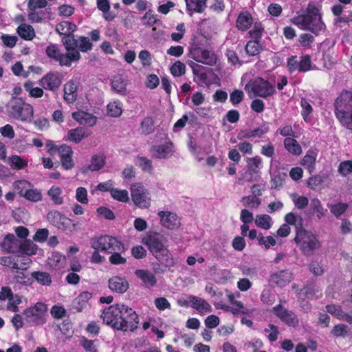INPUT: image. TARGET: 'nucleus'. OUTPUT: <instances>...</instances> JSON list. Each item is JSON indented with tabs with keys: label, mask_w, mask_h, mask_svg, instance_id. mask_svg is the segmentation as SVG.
<instances>
[{
	"label": "nucleus",
	"mask_w": 352,
	"mask_h": 352,
	"mask_svg": "<svg viewBox=\"0 0 352 352\" xmlns=\"http://www.w3.org/2000/svg\"><path fill=\"white\" fill-rule=\"evenodd\" d=\"M103 322L118 330L133 329L138 323L135 311L124 305L115 304L104 309L100 316Z\"/></svg>",
	"instance_id": "obj_1"
},
{
	"label": "nucleus",
	"mask_w": 352,
	"mask_h": 352,
	"mask_svg": "<svg viewBox=\"0 0 352 352\" xmlns=\"http://www.w3.org/2000/svg\"><path fill=\"white\" fill-rule=\"evenodd\" d=\"M142 242L159 262L166 267L173 266L174 262L166 247V239L163 234L159 232L148 233L143 238Z\"/></svg>",
	"instance_id": "obj_2"
},
{
	"label": "nucleus",
	"mask_w": 352,
	"mask_h": 352,
	"mask_svg": "<svg viewBox=\"0 0 352 352\" xmlns=\"http://www.w3.org/2000/svg\"><path fill=\"white\" fill-rule=\"evenodd\" d=\"M292 22L300 29L309 30L314 34H318L325 28L318 8L311 3L307 6V14L294 17Z\"/></svg>",
	"instance_id": "obj_3"
},
{
	"label": "nucleus",
	"mask_w": 352,
	"mask_h": 352,
	"mask_svg": "<svg viewBox=\"0 0 352 352\" xmlns=\"http://www.w3.org/2000/svg\"><path fill=\"white\" fill-rule=\"evenodd\" d=\"M8 113L13 118L22 122H31L33 119V107L21 98H12L8 104Z\"/></svg>",
	"instance_id": "obj_4"
},
{
	"label": "nucleus",
	"mask_w": 352,
	"mask_h": 352,
	"mask_svg": "<svg viewBox=\"0 0 352 352\" xmlns=\"http://www.w3.org/2000/svg\"><path fill=\"white\" fill-rule=\"evenodd\" d=\"M295 242L305 255H311L313 252L320 247V243L310 231L297 227Z\"/></svg>",
	"instance_id": "obj_5"
},
{
	"label": "nucleus",
	"mask_w": 352,
	"mask_h": 352,
	"mask_svg": "<svg viewBox=\"0 0 352 352\" xmlns=\"http://www.w3.org/2000/svg\"><path fill=\"white\" fill-rule=\"evenodd\" d=\"M250 96H259L266 98L276 93L274 86L262 78L250 80L245 87Z\"/></svg>",
	"instance_id": "obj_6"
},
{
	"label": "nucleus",
	"mask_w": 352,
	"mask_h": 352,
	"mask_svg": "<svg viewBox=\"0 0 352 352\" xmlns=\"http://www.w3.org/2000/svg\"><path fill=\"white\" fill-rule=\"evenodd\" d=\"M90 245L94 250H100L108 254L115 251H124L122 243L116 238L104 235L94 237L90 240Z\"/></svg>",
	"instance_id": "obj_7"
},
{
	"label": "nucleus",
	"mask_w": 352,
	"mask_h": 352,
	"mask_svg": "<svg viewBox=\"0 0 352 352\" xmlns=\"http://www.w3.org/2000/svg\"><path fill=\"white\" fill-rule=\"evenodd\" d=\"M48 57L58 61L62 66H71L73 62H76L80 59V54L76 52L70 53L69 51L63 54L56 45H50L45 50Z\"/></svg>",
	"instance_id": "obj_8"
},
{
	"label": "nucleus",
	"mask_w": 352,
	"mask_h": 352,
	"mask_svg": "<svg viewBox=\"0 0 352 352\" xmlns=\"http://www.w3.org/2000/svg\"><path fill=\"white\" fill-rule=\"evenodd\" d=\"M63 43L66 51H69L70 53L74 52L80 53L78 50L82 52H87L91 50L93 47L89 38L85 36H80L78 38H75L74 36H65L63 38Z\"/></svg>",
	"instance_id": "obj_9"
},
{
	"label": "nucleus",
	"mask_w": 352,
	"mask_h": 352,
	"mask_svg": "<svg viewBox=\"0 0 352 352\" xmlns=\"http://www.w3.org/2000/svg\"><path fill=\"white\" fill-rule=\"evenodd\" d=\"M131 195L135 205L140 208H146L151 205V197L148 191L140 184H133L131 187Z\"/></svg>",
	"instance_id": "obj_10"
},
{
	"label": "nucleus",
	"mask_w": 352,
	"mask_h": 352,
	"mask_svg": "<svg viewBox=\"0 0 352 352\" xmlns=\"http://www.w3.org/2000/svg\"><path fill=\"white\" fill-rule=\"evenodd\" d=\"M274 314L283 322L289 327H296L299 324L298 316L291 310H289L281 305L275 306L273 308Z\"/></svg>",
	"instance_id": "obj_11"
},
{
	"label": "nucleus",
	"mask_w": 352,
	"mask_h": 352,
	"mask_svg": "<svg viewBox=\"0 0 352 352\" xmlns=\"http://www.w3.org/2000/svg\"><path fill=\"white\" fill-rule=\"evenodd\" d=\"M190 54L191 57L197 62L208 65H213L217 63V57L212 51L201 47H195L191 51Z\"/></svg>",
	"instance_id": "obj_12"
},
{
	"label": "nucleus",
	"mask_w": 352,
	"mask_h": 352,
	"mask_svg": "<svg viewBox=\"0 0 352 352\" xmlns=\"http://www.w3.org/2000/svg\"><path fill=\"white\" fill-rule=\"evenodd\" d=\"M335 105L336 117L340 113H347L352 111V92L343 91L336 100Z\"/></svg>",
	"instance_id": "obj_13"
},
{
	"label": "nucleus",
	"mask_w": 352,
	"mask_h": 352,
	"mask_svg": "<svg viewBox=\"0 0 352 352\" xmlns=\"http://www.w3.org/2000/svg\"><path fill=\"white\" fill-rule=\"evenodd\" d=\"M47 308L45 304L37 302L34 306L25 310L23 314L28 322H36L46 312Z\"/></svg>",
	"instance_id": "obj_14"
},
{
	"label": "nucleus",
	"mask_w": 352,
	"mask_h": 352,
	"mask_svg": "<svg viewBox=\"0 0 352 352\" xmlns=\"http://www.w3.org/2000/svg\"><path fill=\"white\" fill-rule=\"evenodd\" d=\"M161 224L170 230L177 228L180 225V220L177 215L170 211H160L158 212Z\"/></svg>",
	"instance_id": "obj_15"
},
{
	"label": "nucleus",
	"mask_w": 352,
	"mask_h": 352,
	"mask_svg": "<svg viewBox=\"0 0 352 352\" xmlns=\"http://www.w3.org/2000/svg\"><path fill=\"white\" fill-rule=\"evenodd\" d=\"M152 156L157 159H165L171 157L174 153L171 142L153 146L151 150Z\"/></svg>",
	"instance_id": "obj_16"
},
{
	"label": "nucleus",
	"mask_w": 352,
	"mask_h": 352,
	"mask_svg": "<svg viewBox=\"0 0 352 352\" xmlns=\"http://www.w3.org/2000/svg\"><path fill=\"white\" fill-rule=\"evenodd\" d=\"M60 162L65 170H71L74 166L72 159L73 151L69 146L63 144L58 148Z\"/></svg>",
	"instance_id": "obj_17"
},
{
	"label": "nucleus",
	"mask_w": 352,
	"mask_h": 352,
	"mask_svg": "<svg viewBox=\"0 0 352 352\" xmlns=\"http://www.w3.org/2000/svg\"><path fill=\"white\" fill-rule=\"evenodd\" d=\"M293 278L292 273L289 270H281L273 273L270 278V282L278 287H285L289 284Z\"/></svg>",
	"instance_id": "obj_18"
},
{
	"label": "nucleus",
	"mask_w": 352,
	"mask_h": 352,
	"mask_svg": "<svg viewBox=\"0 0 352 352\" xmlns=\"http://www.w3.org/2000/svg\"><path fill=\"white\" fill-rule=\"evenodd\" d=\"M61 83L60 78L57 74L54 73H49L39 80V84L43 89L50 91L58 89Z\"/></svg>",
	"instance_id": "obj_19"
},
{
	"label": "nucleus",
	"mask_w": 352,
	"mask_h": 352,
	"mask_svg": "<svg viewBox=\"0 0 352 352\" xmlns=\"http://www.w3.org/2000/svg\"><path fill=\"white\" fill-rule=\"evenodd\" d=\"M240 294L239 292L234 293V294H228L227 295V297L230 302L231 304H232L234 307H232L230 309L231 311L233 314H250L254 311V309L252 308H248L245 307L242 302L238 301L235 300L236 297H239Z\"/></svg>",
	"instance_id": "obj_20"
},
{
	"label": "nucleus",
	"mask_w": 352,
	"mask_h": 352,
	"mask_svg": "<svg viewBox=\"0 0 352 352\" xmlns=\"http://www.w3.org/2000/svg\"><path fill=\"white\" fill-rule=\"evenodd\" d=\"M191 307L196 309L200 314L204 315L212 311L211 305L204 298L190 295Z\"/></svg>",
	"instance_id": "obj_21"
},
{
	"label": "nucleus",
	"mask_w": 352,
	"mask_h": 352,
	"mask_svg": "<svg viewBox=\"0 0 352 352\" xmlns=\"http://www.w3.org/2000/svg\"><path fill=\"white\" fill-rule=\"evenodd\" d=\"M21 241L14 234H8L1 243L2 248L7 252L16 253L19 250Z\"/></svg>",
	"instance_id": "obj_22"
},
{
	"label": "nucleus",
	"mask_w": 352,
	"mask_h": 352,
	"mask_svg": "<svg viewBox=\"0 0 352 352\" xmlns=\"http://www.w3.org/2000/svg\"><path fill=\"white\" fill-rule=\"evenodd\" d=\"M128 281L122 277L115 276L109 278V287L118 293H124L129 288Z\"/></svg>",
	"instance_id": "obj_23"
},
{
	"label": "nucleus",
	"mask_w": 352,
	"mask_h": 352,
	"mask_svg": "<svg viewBox=\"0 0 352 352\" xmlns=\"http://www.w3.org/2000/svg\"><path fill=\"white\" fill-rule=\"evenodd\" d=\"M48 221L54 226L59 229H63L70 221V219L65 217L57 210H52L48 212L47 215Z\"/></svg>",
	"instance_id": "obj_24"
},
{
	"label": "nucleus",
	"mask_w": 352,
	"mask_h": 352,
	"mask_svg": "<svg viewBox=\"0 0 352 352\" xmlns=\"http://www.w3.org/2000/svg\"><path fill=\"white\" fill-rule=\"evenodd\" d=\"M105 164V156L103 154H94L91 156L89 164L84 167L83 173L90 171H98L102 168Z\"/></svg>",
	"instance_id": "obj_25"
},
{
	"label": "nucleus",
	"mask_w": 352,
	"mask_h": 352,
	"mask_svg": "<svg viewBox=\"0 0 352 352\" xmlns=\"http://www.w3.org/2000/svg\"><path fill=\"white\" fill-rule=\"evenodd\" d=\"M135 274L146 287H153L157 284V278L153 273L147 270H137Z\"/></svg>",
	"instance_id": "obj_26"
},
{
	"label": "nucleus",
	"mask_w": 352,
	"mask_h": 352,
	"mask_svg": "<svg viewBox=\"0 0 352 352\" xmlns=\"http://www.w3.org/2000/svg\"><path fill=\"white\" fill-rule=\"evenodd\" d=\"M92 294L88 292L80 294L72 302V309L78 312L82 311L88 305L89 300L91 298Z\"/></svg>",
	"instance_id": "obj_27"
},
{
	"label": "nucleus",
	"mask_w": 352,
	"mask_h": 352,
	"mask_svg": "<svg viewBox=\"0 0 352 352\" xmlns=\"http://www.w3.org/2000/svg\"><path fill=\"white\" fill-rule=\"evenodd\" d=\"M73 118L79 122L80 124L87 125L92 126L96 124L97 118L92 114L79 111L72 113Z\"/></svg>",
	"instance_id": "obj_28"
},
{
	"label": "nucleus",
	"mask_w": 352,
	"mask_h": 352,
	"mask_svg": "<svg viewBox=\"0 0 352 352\" xmlns=\"http://www.w3.org/2000/svg\"><path fill=\"white\" fill-rule=\"evenodd\" d=\"M127 80L122 75L116 76L111 81L112 88L119 94L126 95Z\"/></svg>",
	"instance_id": "obj_29"
},
{
	"label": "nucleus",
	"mask_w": 352,
	"mask_h": 352,
	"mask_svg": "<svg viewBox=\"0 0 352 352\" xmlns=\"http://www.w3.org/2000/svg\"><path fill=\"white\" fill-rule=\"evenodd\" d=\"M207 0H186V7L190 16L193 12L201 13L206 8Z\"/></svg>",
	"instance_id": "obj_30"
},
{
	"label": "nucleus",
	"mask_w": 352,
	"mask_h": 352,
	"mask_svg": "<svg viewBox=\"0 0 352 352\" xmlns=\"http://www.w3.org/2000/svg\"><path fill=\"white\" fill-rule=\"evenodd\" d=\"M252 15L248 12H243L239 14L236 19V28L241 31L247 30L252 23Z\"/></svg>",
	"instance_id": "obj_31"
},
{
	"label": "nucleus",
	"mask_w": 352,
	"mask_h": 352,
	"mask_svg": "<svg viewBox=\"0 0 352 352\" xmlns=\"http://www.w3.org/2000/svg\"><path fill=\"white\" fill-rule=\"evenodd\" d=\"M247 173L250 175L258 174L263 168V160L259 156L248 157L247 159Z\"/></svg>",
	"instance_id": "obj_32"
},
{
	"label": "nucleus",
	"mask_w": 352,
	"mask_h": 352,
	"mask_svg": "<svg viewBox=\"0 0 352 352\" xmlns=\"http://www.w3.org/2000/svg\"><path fill=\"white\" fill-rule=\"evenodd\" d=\"M77 85L72 81H69L64 85V98L67 102H73L76 99Z\"/></svg>",
	"instance_id": "obj_33"
},
{
	"label": "nucleus",
	"mask_w": 352,
	"mask_h": 352,
	"mask_svg": "<svg viewBox=\"0 0 352 352\" xmlns=\"http://www.w3.org/2000/svg\"><path fill=\"white\" fill-rule=\"evenodd\" d=\"M85 131L82 127L71 129L67 132L66 140H69L76 144L79 143L83 138L87 137Z\"/></svg>",
	"instance_id": "obj_34"
},
{
	"label": "nucleus",
	"mask_w": 352,
	"mask_h": 352,
	"mask_svg": "<svg viewBox=\"0 0 352 352\" xmlns=\"http://www.w3.org/2000/svg\"><path fill=\"white\" fill-rule=\"evenodd\" d=\"M16 32L22 38L28 41L32 40L35 36L34 30L32 26L26 23L21 24L17 28Z\"/></svg>",
	"instance_id": "obj_35"
},
{
	"label": "nucleus",
	"mask_w": 352,
	"mask_h": 352,
	"mask_svg": "<svg viewBox=\"0 0 352 352\" xmlns=\"http://www.w3.org/2000/svg\"><path fill=\"white\" fill-rule=\"evenodd\" d=\"M284 146L286 150L295 155L302 153V148L298 142L294 138H287L284 140Z\"/></svg>",
	"instance_id": "obj_36"
},
{
	"label": "nucleus",
	"mask_w": 352,
	"mask_h": 352,
	"mask_svg": "<svg viewBox=\"0 0 352 352\" xmlns=\"http://www.w3.org/2000/svg\"><path fill=\"white\" fill-rule=\"evenodd\" d=\"M47 194L54 204L61 205L63 204V197L62 196L63 190L60 187L52 186L48 190Z\"/></svg>",
	"instance_id": "obj_37"
},
{
	"label": "nucleus",
	"mask_w": 352,
	"mask_h": 352,
	"mask_svg": "<svg viewBox=\"0 0 352 352\" xmlns=\"http://www.w3.org/2000/svg\"><path fill=\"white\" fill-rule=\"evenodd\" d=\"M328 208L330 210L331 213L336 218H339L341 215L344 214L349 208V205L346 203L338 202L336 204H328Z\"/></svg>",
	"instance_id": "obj_38"
},
{
	"label": "nucleus",
	"mask_w": 352,
	"mask_h": 352,
	"mask_svg": "<svg viewBox=\"0 0 352 352\" xmlns=\"http://www.w3.org/2000/svg\"><path fill=\"white\" fill-rule=\"evenodd\" d=\"M107 113L111 117L118 118L122 113V103L120 100H113L107 107Z\"/></svg>",
	"instance_id": "obj_39"
},
{
	"label": "nucleus",
	"mask_w": 352,
	"mask_h": 352,
	"mask_svg": "<svg viewBox=\"0 0 352 352\" xmlns=\"http://www.w3.org/2000/svg\"><path fill=\"white\" fill-rule=\"evenodd\" d=\"M76 29V25L69 21H63L56 25V31L65 36H71L70 34Z\"/></svg>",
	"instance_id": "obj_40"
},
{
	"label": "nucleus",
	"mask_w": 352,
	"mask_h": 352,
	"mask_svg": "<svg viewBox=\"0 0 352 352\" xmlns=\"http://www.w3.org/2000/svg\"><path fill=\"white\" fill-rule=\"evenodd\" d=\"M317 154L313 151H309L303 157L301 164L306 166L309 173L314 170Z\"/></svg>",
	"instance_id": "obj_41"
},
{
	"label": "nucleus",
	"mask_w": 352,
	"mask_h": 352,
	"mask_svg": "<svg viewBox=\"0 0 352 352\" xmlns=\"http://www.w3.org/2000/svg\"><path fill=\"white\" fill-rule=\"evenodd\" d=\"M47 263L54 269H60L63 267L65 263V257L58 252L53 253L52 256L48 258Z\"/></svg>",
	"instance_id": "obj_42"
},
{
	"label": "nucleus",
	"mask_w": 352,
	"mask_h": 352,
	"mask_svg": "<svg viewBox=\"0 0 352 352\" xmlns=\"http://www.w3.org/2000/svg\"><path fill=\"white\" fill-rule=\"evenodd\" d=\"M272 219L268 214H258L256 216L255 224L257 227L264 230H269L272 227Z\"/></svg>",
	"instance_id": "obj_43"
},
{
	"label": "nucleus",
	"mask_w": 352,
	"mask_h": 352,
	"mask_svg": "<svg viewBox=\"0 0 352 352\" xmlns=\"http://www.w3.org/2000/svg\"><path fill=\"white\" fill-rule=\"evenodd\" d=\"M24 89L32 98H40L44 95L42 88L34 87L31 81H27L24 83Z\"/></svg>",
	"instance_id": "obj_44"
},
{
	"label": "nucleus",
	"mask_w": 352,
	"mask_h": 352,
	"mask_svg": "<svg viewBox=\"0 0 352 352\" xmlns=\"http://www.w3.org/2000/svg\"><path fill=\"white\" fill-rule=\"evenodd\" d=\"M19 250L22 254L32 256L36 254L38 246L31 241H25L23 243L21 242Z\"/></svg>",
	"instance_id": "obj_45"
},
{
	"label": "nucleus",
	"mask_w": 352,
	"mask_h": 352,
	"mask_svg": "<svg viewBox=\"0 0 352 352\" xmlns=\"http://www.w3.org/2000/svg\"><path fill=\"white\" fill-rule=\"evenodd\" d=\"M310 208L311 210L316 214L318 219H320L326 215L327 210L323 208L321 201L318 198H314L311 200Z\"/></svg>",
	"instance_id": "obj_46"
},
{
	"label": "nucleus",
	"mask_w": 352,
	"mask_h": 352,
	"mask_svg": "<svg viewBox=\"0 0 352 352\" xmlns=\"http://www.w3.org/2000/svg\"><path fill=\"white\" fill-rule=\"evenodd\" d=\"M23 197H24L28 201H32V202H38L42 200L43 199V195L41 192V190L33 188L30 187L23 195Z\"/></svg>",
	"instance_id": "obj_47"
},
{
	"label": "nucleus",
	"mask_w": 352,
	"mask_h": 352,
	"mask_svg": "<svg viewBox=\"0 0 352 352\" xmlns=\"http://www.w3.org/2000/svg\"><path fill=\"white\" fill-rule=\"evenodd\" d=\"M8 163L12 168L16 170L23 169L28 165V162L25 160H23L16 155L10 157Z\"/></svg>",
	"instance_id": "obj_48"
},
{
	"label": "nucleus",
	"mask_w": 352,
	"mask_h": 352,
	"mask_svg": "<svg viewBox=\"0 0 352 352\" xmlns=\"http://www.w3.org/2000/svg\"><path fill=\"white\" fill-rule=\"evenodd\" d=\"M19 258L12 256L0 257V265L10 269H19Z\"/></svg>",
	"instance_id": "obj_49"
},
{
	"label": "nucleus",
	"mask_w": 352,
	"mask_h": 352,
	"mask_svg": "<svg viewBox=\"0 0 352 352\" xmlns=\"http://www.w3.org/2000/svg\"><path fill=\"white\" fill-rule=\"evenodd\" d=\"M300 106L302 108L301 115L305 122L310 121V115L313 112V108L311 104L305 99L302 98L300 101Z\"/></svg>",
	"instance_id": "obj_50"
},
{
	"label": "nucleus",
	"mask_w": 352,
	"mask_h": 352,
	"mask_svg": "<svg viewBox=\"0 0 352 352\" xmlns=\"http://www.w3.org/2000/svg\"><path fill=\"white\" fill-rule=\"evenodd\" d=\"M261 50V46L256 39L250 41L246 44L245 51L250 56H256L260 53Z\"/></svg>",
	"instance_id": "obj_51"
},
{
	"label": "nucleus",
	"mask_w": 352,
	"mask_h": 352,
	"mask_svg": "<svg viewBox=\"0 0 352 352\" xmlns=\"http://www.w3.org/2000/svg\"><path fill=\"white\" fill-rule=\"evenodd\" d=\"M294 206L300 210L305 208L309 204V199L305 196H298L296 193L291 194Z\"/></svg>",
	"instance_id": "obj_52"
},
{
	"label": "nucleus",
	"mask_w": 352,
	"mask_h": 352,
	"mask_svg": "<svg viewBox=\"0 0 352 352\" xmlns=\"http://www.w3.org/2000/svg\"><path fill=\"white\" fill-rule=\"evenodd\" d=\"M245 207L251 208H258L261 204V201L256 196H246L243 197L241 201Z\"/></svg>",
	"instance_id": "obj_53"
},
{
	"label": "nucleus",
	"mask_w": 352,
	"mask_h": 352,
	"mask_svg": "<svg viewBox=\"0 0 352 352\" xmlns=\"http://www.w3.org/2000/svg\"><path fill=\"white\" fill-rule=\"evenodd\" d=\"M285 221L287 225H295L296 227L302 228V219L300 216L296 215L293 212L287 213L285 217Z\"/></svg>",
	"instance_id": "obj_54"
},
{
	"label": "nucleus",
	"mask_w": 352,
	"mask_h": 352,
	"mask_svg": "<svg viewBox=\"0 0 352 352\" xmlns=\"http://www.w3.org/2000/svg\"><path fill=\"white\" fill-rule=\"evenodd\" d=\"M111 195L114 199L122 202H127L129 199L128 191L126 190L113 188Z\"/></svg>",
	"instance_id": "obj_55"
},
{
	"label": "nucleus",
	"mask_w": 352,
	"mask_h": 352,
	"mask_svg": "<svg viewBox=\"0 0 352 352\" xmlns=\"http://www.w3.org/2000/svg\"><path fill=\"white\" fill-rule=\"evenodd\" d=\"M13 186L14 189L17 190L21 197H23L26 190H28L30 187H32V184L26 180L16 181L13 184Z\"/></svg>",
	"instance_id": "obj_56"
},
{
	"label": "nucleus",
	"mask_w": 352,
	"mask_h": 352,
	"mask_svg": "<svg viewBox=\"0 0 352 352\" xmlns=\"http://www.w3.org/2000/svg\"><path fill=\"white\" fill-rule=\"evenodd\" d=\"M337 118L344 126L352 130V111L347 113H340Z\"/></svg>",
	"instance_id": "obj_57"
},
{
	"label": "nucleus",
	"mask_w": 352,
	"mask_h": 352,
	"mask_svg": "<svg viewBox=\"0 0 352 352\" xmlns=\"http://www.w3.org/2000/svg\"><path fill=\"white\" fill-rule=\"evenodd\" d=\"M137 164L144 172L151 173L153 171L151 161L145 157H138L137 159Z\"/></svg>",
	"instance_id": "obj_58"
},
{
	"label": "nucleus",
	"mask_w": 352,
	"mask_h": 352,
	"mask_svg": "<svg viewBox=\"0 0 352 352\" xmlns=\"http://www.w3.org/2000/svg\"><path fill=\"white\" fill-rule=\"evenodd\" d=\"M32 276L41 284L49 285L52 280L50 274L47 272H36L32 273Z\"/></svg>",
	"instance_id": "obj_59"
},
{
	"label": "nucleus",
	"mask_w": 352,
	"mask_h": 352,
	"mask_svg": "<svg viewBox=\"0 0 352 352\" xmlns=\"http://www.w3.org/2000/svg\"><path fill=\"white\" fill-rule=\"evenodd\" d=\"M298 72H306L311 70V60L309 55H305L300 57L299 62Z\"/></svg>",
	"instance_id": "obj_60"
},
{
	"label": "nucleus",
	"mask_w": 352,
	"mask_h": 352,
	"mask_svg": "<svg viewBox=\"0 0 352 352\" xmlns=\"http://www.w3.org/2000/svg\"><path fill=\"white\" fill-rule=\"evenodd\" d=\"M338 173L344 177L352 173V161L345 160L342 162L338 169Z\"/></svg>",
	"instance_id": "obj_61"
},
{
	"label": "nucleus",
	"mask_w": 352,
	"mask_h": 352,
	"mask_svg": "<svg viewBox=\"0 0 352 352\" xmlns=\"http://www.w3.org/2000/svg\"><path fill=\"white\" fill-rule=\"evenodd\" d=\"M258 245H264L266 249L270 248L276 244V239L272 236H263L262 233H259Z\"/></svg>",
	"instance_id": "obj_62"
},
{
	"label": "nucleus",
	"mask_w": 352,
	"mask_h": 352,
	"mask_svg": "<svg viewBox=\"0 0 352 352\" xmlns=\"http://www.w3.org/2000/svg\"><path fill=\"white\" fill-rule=\"evenodd\" d=\"M326 308L328 313L334 316L340 320H343L345 313L342 311L340 306L329 305H327Z\"/></svg>",
	"instance_id": "obj_63"
},
{
	"label": "nucleus",
	"mask_w": 352,
	"mask_h": 352,
	"mask_svg": "<svg viewBox=\"0 0 352 352\" xmlns=\"http://www.w3.org/2000/svg\"><path fill=\"white\" fill-rule=\"evenodd\" d=\"M186 66L180 61L175 62L170 67V72L174 76H181L185 73Z\"/></svg>",
	"instance_id": "obj_64"
}]
</instances>
